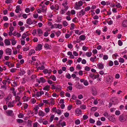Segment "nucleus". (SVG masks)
Returning <instances> with one entry per match:
<instances>
[{"label":"nucleus","mask_w":127,"mask_h":127,"mask_svg":"<svg viewBox=\"0 0 127 127\" xmlns=\"http://www.w3.org/2000/svg\"><path fill=\"white\" fill-rule=\"evenodd\" d=\"M101 4L103 5H108V2H106L104 1H103L101 2Z\"/></svg>","instance_id":"obj_40"},{"label":"nucleus","mask_w":127,"mask_h":127,"mask_svg":"<svg viewBox=\"0 0 127 127\" xmlns=\"http://www.w3.org/2000/svg\"><path fill=\"white\" fill-rule=\"evenodd\" d=\"M97 68H98L100 70L102 69L104 67L103 64L101 63H99L98 64H97Z\"/></svg>","instance_id":"obj_12"},{"label":"nucleus","mask_w":127,"mask_h":127,"mask_svg":"<svg viewBox=\"0 0 127 127\" xmlns=\"http://www.w3.org/2000/svg\"><path fill=\"white\" fill-rule=\"evenodd\" d=\"M113 77L110 76H108L106 78V82L108 84H110L113 82Z\"/></svg>","instance_id":"obj_4"},{"label":"nucleus","mask_w":127,"mask_h":127,"mask_svg":"<svg viewBox=\"0 0 127 127\" xmlns=\"http://www.w3.org/2000/svg\"><path fill=\"white\" fill-rule=\"evenodd\" d=\"M12 95H9L7 97L5 98V100L7 102H8V101L11 99Z\"/></svg>","instance_id":"obj_31"},{"label":"nucleus","mask_w":127,"mask_h":127,"mask_svg":"<svg viewBox=\"0 0 127 127\" xmlns=\"http://www.w3.org/2000/svg\"><path fill=\"white\" fill-rule=\"evenodd\" d=\"M11 41L12 44L13 45H14L17 42L16 40H13V39H11Z\"/></svg>","instance_id":"obj_48"},{"label":"nucleus","mask_w":127,"mask_h":127,"mask_svg":"<svg viewBox=\"0 0 127 127\" xmlns=\"http://www.w3.org/2000/svg\"><path fill=\"white\" fill-rule=\"evenodd\" d=\"M33 20H32L31 18L28 19L26 21V23L28 25H31L33 23Z\"/></svg>","instance_id":"obj_17"},{"label":"nucleus","mask_w":127,"mask_h":127,"mask_svg":"<svg viewBox=\"0 0 127 127\" xmlns=\"http://www.w3.org/2000/svg\"><path fill=\"white\" fill-rule=\"evenodd\" d=\"M44 47L46 49H51L52 48L51 46L47 44H45L44 45Z\"/></svg>","instance_id":"obj_23"},{"label":"nucleus","mask_w":127,"mask_h":127,"mask_svg":"<svg viewBox=\"0 0 127 127\" xmlns=\"http://www.w3.org/2000/svg\"><path fill=\"white\" fill-rule=\"evenodd\" d=\"M15 96V100H14L15 101V102H17L18 101H20V99L21 98L18 95L14 96Z\"/></svg>","instance_id":"obj_24"},{"label":"nucleus","mask_w":127,"mask_h":127,"mask_svg":"<svg viewBox=\"0 0 127 127\" xmlns=\"http://www.w3.org/2000/svg\"><path fill=\"white\" fill-rule=\"evenodd\" d=\"M92 54L91 52H87L85 53V55L88 57H90L92 56Z\"/></svg>","instance_id":"obj_37"},{"label":"nucleus","mask_w":127,"mask_h":127,"mask_svg":"<svg viewBox=\"0 0 127 127\" xmlns=\"http://www.w3.org/2000/svg\"><path fill=\"white\" fill-rule=\"evenodd\" d=\"M84 69L86 71H89L90 70V68L89 66H86L85 67Z\"/></svg>","instance_id":"obj_53"},{"label":"nucleus","mask_w":127,"mask_h":127,"mask_svg":"<svg viewBox=\"0 0 127 127\" xmlns=\"http://www.w3.org/2000/svg\"><path fill=\"white\" fill-rule=\"evenodd\" d=\"M115 114L117 115H119L120 114V111L119 110H116L115 112Z\"/></svg>","instance_id":"obj_64"},{"label":"nucleus","mask_w":127,"mask_h":127,"mask_svg":"<svg viewBox=\"0 0 127 127\" xmlns=\"http://www.w3.org/2000/svg\"><path fill=\"white\" fill-rule=\"evenodd\" d=\"M15 102L14 100H13L12 101L9 102L7 104L8 107V108H11L14 106V103Z\"/></svg>","instance_id":"obj_7"},{"label":"nucleus","mask_w":127,"mask_h":127,"mask_svg":"<svg viewBox=\"0 0 127 127\" xmlns=\"http://www.w3.org/2000/svg\"><path fill=\"white\" fill-rule=\"evenodd\" d=\"M4 42L6 46L10 45L11 44L10 41L7 39L5 40Z\"/></svg>","instance_id":"obj_22"},{"label":"nucleus","mask_w":127,"mask_h":127,"mask_svg":"<svg viewBox=\"0 0 127 127\" xmlns=\"http://www.w3.org/2000/svg\"><path fill=\"white\" fill-rule=\"evenodd\" d=\"M82 114L81 110L78 108L76 109L75 110V115L77 116H79Z\"/></svg>","instance_id":"obj_3"},{"label":"nucleus","mask_w":127,"mask_h":127,"mask_svg":"<svg viewBox=\"0 0 127 127\" xmlns=\"http://www.w3.org/2000/svg\"><path fill=\"white\" fill-rule=\"evenodd\" d=\"M80 121L79 119H77L75 121V124L76 125H78L80 123Z\"/></svg>","instance_id":"obj_54"},{"label":"nucleus","mask_w":127,"mask_h":127,"mask_svg":"<svg viewBox=\"0 0 127 127\" xmlns=\"http://www.w3.org/2000/svg\"><path fill=\"white\" fill-rule=\"evenodd\" d=\"M5 53L9 55H11V54L12 50L11 49L9 48H7L5 50Z\"/></svg>","instance_id":"obj_11"},{"label":"nucleus","mask_w":127,"mask_h":127,"mask_svg":"<svg viewBox=\"0 0 127 127\" xmlns=\"http://www.w3.org/2000/svg\"><path fill=\"white\" fill-rule=\"evenodd\" d=\"M67 55L68 56H69V58L70 59H74V55L72 54V53L71 52L69 51L67 53Z\"/></svg>","instance_id":"obj_19"},{"label":"nucleus","mask_w":127,"mask_h":127,"mask_svg":"<svg viewBox=\"0 0 127 127\" xmlns=\"http://www.w3.org/2000/svg\"><path fill=\"white\" fill-rule=\"evenodd\" d=\"M21 9L20 5H18L16 7V8L15 10V11L16 13H18L19 12V11H21Z\"/></svg>","instance_id":"obj_26"},{"label":"nucleus","mask_w":127,"mask_h":127,"mask_svg":"<svg viewBox=\"0 0 127 127\" xmlns=\"http://www.w3.org/2000/svg\"><path fill=\"white\" fill-rule=\"evenodd\" d=\"M56 112L59 115H61V111L59 109H57Z\"/></svg>","instance_id":"obj_55"},{"label":"nucleus","mask_w":127,"mask_h":127,"mask_svg":"<svg viewBox=\"0 0 127 127\" xmlns=\"http://www.w3.org/2000/svg\"><path fill=\"white\" fill-rule=\"evenodd\" d=\"M75 34L79 35L83 33L84 32L83 31H80L78 30H74Z\"/></svg>","instance_id":"obj_14"},{"label":"nucleus","mask_w":127,"mask_h":127,"mask_svg":"<svg viewBox=\"0 0 127 127\" xmlns=\"http://www.w3.org/2000/svg\"><path fill=\"white\" fill-rule=\"evenodd\" d=\"M61 87L59 85H58L57 87H56V92H59L61 90Z\"/></svg>","instance_id":"obj_35"},{"label":"nucleus","mask_w":127,"mask_h":127,"mask_svg":"<svg viewBox=\"0 0 127 127\" xmlns=\"http://www.w3.org/2000/svg\"><path fill=\"white\" fill-rule=\"evenodd\" d=\"M13 35L14 36H17V37L19 38L21 36V34L16 31H14L13 34Z\"/></svg>","instance_id":"obj_16"},{"label":"nucleus","mask_w":127,"mask_h":127,"mask_svg":"<svg viewBox=\"0 0 127 127\" xmlns=\"http://www.w3.org/2000/svg\"><path fill=\"white\" fill-rule=\"evenodd\" d=\"M63 24L64 27H66L68 25V23L65 21H64L63 22Z\"/></svg>","instance_id":"obj_47"},{"label":"nucleus","mask_w":127,"mask_h":127,"mask_svg":"<svg viewBox=\"0 0 127 127\" xmlns=\"http://www.w3.org/2000/svg\"><path fill=\"white\" fill-rule=\"evenodd\" d=\"M85 12L84 9H82L77 13V15L79 16H82L85 15Z\"/></svg>","instance_id":"obj_8"},{"label":"nucleus","mask_w":127,"mask_h":127,"mask_svg":"<svg viewBox=\"0 0 127 127\" xmlns=\"http://www.w3.org/2000/svg\"><path fill=\"white\" fill-rule=\"evenodd\" d=\"M74 24L73 23H71L70 24V30H73L74 29Z\"/></svg>","instance_id":"obj_51"},{"label":"nucleus","mask_w":127,"mask_h":127,"mask_svg":"<svg viewBox=\"0 0 127 127\" xmlns=\"http://www.w3.org/2000/svg\"><path fill=\"white\" fill-rule=\"evenodd\" d=\"M35 53V51L34 50H30V52L28 54V56H30L32 54L34 53Z\"/></svg>","instance_id":"obj_33"},{"label":"nucleus","mask_w":127,"mask_h":127,"mask_svg":"<svg viewBox=\"0 0 127 127\" xmlns=\"http://www.w3.org/2000/svg\"><path fill=\"white\" fill-rule=\"evenodd\" d=\"M53 32L55 33L57 37L59 36L61 33V32L60 31H58L57 32H55L54 31H53Z\"/></svg>","instance_id":"obj_32"},{"label":"nucleus","mask_w":127,"mask_h":127,"mask_svg":"<svg viewBox=\"0 0 127 127\" xmlns=\"http://www.w3.org/2000/svg\"><path fill=\"white\" fill-rule=\"evenodd\" d=\"M50 103L51 104L54 105L55 104V101L53 98L50 99Z\"/></svg>","instance_id":"obj_49"},{"label":"nucleus","mask_w":127,"mask_h":127,"mask_svg":"<svg viewBox=\"0 0 127 127\" xmlns=\"http://www.w3.org/2000/svg\"><path fill=\"white\" fill-rule=\"evenodd\" d=\"M72 88L71 86H69L67 87V90L68 91H71L72 90Z\"/></svg>","instance_id":"obj_62"},{"label":"nucleus","mask_w":127,"mask_h":127,"mask_svg":"<svg viewBox=\"0 0 127 127\" xmlns=\"http://www.w3.org/2000/svg\"><path fill=\"white\" fill-rule=\"evenodd\" d=\"M4 96V93L2 91L0 90V99H1Z\"/></svg>","instance_id":"obj_34"},{"label":"nucleus","mask_w":127,"mask_h":127,"mask_svg":"<svg viewBox=\"0 0 127 127\" xmlns=\"http://www.w3.org/2000/svg\"><path fill=\"white\" fill-rule=\"evenodd\" d=\"M61 121V120L59 121L58 123L57 124V126L58 127H60L61 126L62 127H64L66 126V123L65 121H63L62 122Z\"/></svg>","instance_id":"obj_5"},{"label":"nucleus","mask_w":127,"mask_h":127,"mask_svg":"<svg viewBox=\"0 0 127 127\" xmlns=\"http://www.w3.org/2000/svg\"><path fill=\"white\" fill-rule=\"evenodd\" d=\"M80 108L82 110H85L86 108V106L84 104L81 105L80 106Z\"/></svg>","instance_id":"obj_36"},{"label":"nucleus","mask_w":127,"mask_h":127,"mask_svg":"<svg viewBox=\"0 0 127 127\" xmlns=\"http://www.w3.org/2000/svg\"><path fill=\"white\" fill-rule=\"evenodd\" d=\"M96 57L94 56V57H92L90 59V60L92 62L94 63L96 61Z\"/></svg>","instance_id":"obj_27"},{"label":"nucleus","mask_w":127,"mask_h":127,"mask_svg":"<svg viewBox=\"0 0 127 127\" xmlns=\"http://www.w3.org/2000/svg\"><path fill=\"white\" fill-rule=\"evenodd\" d=\"M72 21L76 23H77L78 22V19L76 17L74 18L72 20Z\"/></svg>","instance_id":"obj_41"},{"label":"nucleus","mask_w":127,"mask_h":127,"mask_svg":"<svg viewBox=\"0 0 127 127\" xmlns=\"http://www.w3.org/2000/svg\"><path fill=\"white\" fill-rule=\"evenodd\" d=\"M115 115H113L110 116L108 118L109 120L111 121L114 122L116 121V119L115 117Z\"/></svg>","instance_id":"obj_6"},{"label":"nucleus","mask_w":127,"mask_h":127,"mask_svg":"<svg viewBox=\"0 0 127 127\" xmlns=\"http://www.w3.org/2000/svg\"><path fill=\"white\" fill-rule=\"evenodd\" d=\"M40 106V104H38V105H36L35 107L34 108V113L35 114H36L38 113V109H39V107Z\"/></svg>","instance_id":"obj_21"},{"label":"nucleus","mask_w":127,"mask_h":127,"mask_svg":"<svg viewBox=\"0 0 127 127\" xmlns=\"http://www.w3.org/2000/svg\"><path fill=\"white\" fill-rule=\"evenodd\" d=\"M54 27L56 28H58L60 29H62V25L60 24H54Z\"/></svg>","instance_id":"obj_18"},{"label":"nucleus","mask_w":127,"mask_h":127,"mask_svg":"<svg viewBox=\"0 0 127 127\" xmlns=\"http://www.w3.org/2000/svg\"><path fill=\"white\" fill-rule=\"evenodd\" d=\"M50 86L49 85H47L45 86L43 88V89L44 90L48 91L49 90Z\"/></svg>","instance_id":"obj_43"},{"label":"nucleus","mask_w":127,"mask_h":127,"mask_svg":"<svg viewBox=\"0 0 127 127\" xmlns=\"http://www.w3.org/2000/svg\"><path fill=\"white\" fill-rule=\"evenodd\" d=\"M82 68V67L80 66V65L78 64L76 66V69H77L79 70L81 69Z\"/></svg>","instance_id":"obj_56"},{"label":"nucleus","mask_w":127,"mask_h":127,"mask_svg":"<svg viewBox=\"0 0 127 127\" xmlns=\"http://www.w3.org/2000/svg\"><path fill=\"white\" fill-rule=\"evenodd\" d=\"M47 82L50 85L52 84L53 83H54V82H53L52 80L50 79H48L47 80Z\"/></svg>","instance_id":"obj_63"},{"label":"nucleus","mask_w":127,"mask_h":127,"mask_svg":"<svg viewBox=\"0 0 127 127\" xmlns=\"http://www.w3.org/2000/svg\"><path fill=\"white\" fill-rule=\"evenodd\" d=\"M23 98L24 99V101H27L29 100V98L27 96L24 95V96L23 97Z\"/></svg>","instance_id":"obj_50"},{"label":"nucleus","mask_w":127,"mask_h":127,"mask_svg":"<svg viewBox=\"0 0 127 127\" xmlns=\"http://www.w3.org/2000/svg\"><path fill=\"white\" fill-rule=\"evenodd\" d=\"M62 4L64 7V8L65 9V10H67L68 9V7L67 5V3L66 0H64Z\"/></svg>","instance_id":"obj_9"},{"label":"nucleus","mask_w":127,"mask_h":127,"mask_svg":"<svg viewBox=\"0 0 127 127\" xmlns=\"http://www.w3.org/2000/svg\"><path fill=\"white\" fill-rule=\"evenodd\" d=\"M49 79H51L53 81H55L56 80V77L54 75H51L49 78Z\"/></svg>","instance_id":"obj_30"},{"label":"nucleus","mask_w":127,"mask_h":127,"mask_svg":"<svg viewBox=\"0 0 127 127\" xmlns=\"http://www.w3.org/2000/svg\"><path fill=\"white\" fill-rule=\"evenodd\" d=\"M67 10H65V9L64 8V9H62L60 11V13L62 14H63L65 12V11Z\"/></svg>","instance_id":"obj_44"},{"label":"nucleus","mask_w":127,"mask_h":127,"mask_svg":"<svg viewBox=\"0 0 127 127\" xmlns=\"http://www.w3.org/2000/svg\"><path fill=\"white\" fill-rule=\"evenodd\" d=\"M119 60V62L120 63H123L124 62V60L123 58H120Z\"/></svg>","instance_id":"obj_59"},{"label":"nucleus","mask_w":127,"mask_h":127,"mask_svg":"<svg viewBox=\"0 0 127 127\" xmlns=\"http://www.w3.org/2000/svg\"><path fill=\"white\" fill-rule=\"evenodd\" d=\"M6 113L8 116H12L14 115L13 111L11 110L7 111Z\"/></svg>","instance_id":"obj_15"},{"label":"nucleus","mask_w":127,"mask_h":127,"mask_svg":"<svg viewBox=\"0 0 127 127\" xmlns=\"http://www.w3.org/2000/svg\"><path fill=\"white\" fill-rule=\"evenodd\" d=\"M27 36V34L25 33H24L22 35V38L24 39L26 38Z\"/></svg>","instance_id":"obj_58"},{"label":"nucleus","mask_w":127,"mask_h":127,"mask_svg":"<svg viewBox=\"0 0 127 127\" xmlns=\"http://www.w3.org/2000/svg\"><path fill=\"white\" fill-rule=\"evenodd\" d=\"M99 74H95L94 75V77L93 78V79H96L98 78L99 77Z\"/></svg>","instance_id":"obj_60"},{"label":"nucleus","mask_w":127,"mask_h":127,"mask_svg":"<svg viewBox=\"0 0 127 127\" xmlns=\"http://www.w3.org/2000/svg\"><path fill=\"white\" fill-rule=\"evenodd\" d=\"M83 3V2L81 0L76 2L74 5V8L76 10L81 9Z\"/></svg>","instance_id":"obj_1"},{"label":"nucleus","mask_w":127,"mask_h":127,"mask_svg":"<svg viewBox=\"0 0 127 127\" xmlns=\"http://www.w3.org/2000/svg\"><path fill=\"white\" fill-rule=\"evenodd\" d=\"M113 65V62L111 61L110 60L108 62V65L109 66H112Z\"/></svg>","instance_id":"obj_38"},{"label":"nucleus","mask_w":127,"mask_h":127,"mask_svg":"<svg viewBox=\"0 0 127 127\" xmlns=\"http://www.w3.org/2000/svg\"><path fill=\"white\" fill-rule=\"evenodd\" d=\"M65 77L66 78L69 79H70L71 77L70 74L69 73L66 74L65 75Z\"/></svg>","instance_id":"obj_45"},{"label":"nucleus","mask_w":127,"mask_h":127,"mask_svg":"<svg viewBox=\"0 0 127 127\" xmlns=\"http://www.w3.org/2000/svg\"><path fill=\"white\" fill-rule=\"evenodd\" d=\"M10 90L12 91V93L14 96H16V92L15 91V89L13 87L11 88L10 89Z\"/></svg>","instance_id":"obj_25"},{"label":"nucleus","mask_w":127,"mask_h":127,"mask_svg":"<svg viewBox=\"0 0 127 127\" xmlns=\"http://www.w3.org/2000/svg\"><path fill=\"white\" fill-rule=\"evenodd\" d=\"M41 7L40 8V13L42 12L44 14L46 13V7L44 5H41Z\"/></svg>","instance_id":"obj_2"},{"label":"nucleus","mask_w":127,"mask_h":127,"mask_svg":"<svg viewBox=\"0 0 127 127\" xmlns=\"http://www.w3.org/2000/svg\"><path fill=\"white\" fill-rule=\"evenodd\" d=\"M46 80L43 77L40 78V83H44L45 82Z\"/></svg>","instance_id":"obj_46"},{"label":"nucleus","mask_w":127,"mask_h":127,"mask_svg":"<svg viewBox=\"0 0 127 127\" xmlns=\"http://www.w3.org/2000/svg\"><path fill=\"white\" fill-rule=\"evenodd\" d=\"M86 38V37L84 35H81L79 37V39L81 40H84Z\"/></svg>","instance_id":"obj_29"},{"label":"nucleus","mask_w":127,"mask_h":127,"mask_svg":"<svg viewBox=\"0 0 127 127\" xmlns=\"http://www.w3.org/2000/svg\"><path fill=\"white\" fill-rule=\"evenodd\" d=\"M92 93L93 95H95L97 94V91L96 89L95 88H92Z\"/></svg>","instance_id":"obj_20"},{"label":"nucleus","mask_w":127,"mask_h":127,"mask_svg":"<svg viewBox=\"0 0 127 127\" xmlns=\"http://www.w3.org/2000/svg\"><path fill=\"white\" fill-rule=\"evenodd\" d=\"M122 25L124 27H127V20L123 21L122 23Z\"/></svg>","instance_id":"obj_28"},{"label":"nucleus","mask_w":127,"mask_h":127,"mask_svg":"<svg viewBox=\"0 0 127 127\" xmlns=\"http://www.w3.org/2000/svg\"><path fill=\"white\" fill-rule=\"evenodd\" d=\"M68 47L70 49L72 48L73 46L71 43L68 44L67 45Z\"/></svg>","instance_id":"obj_61"},{"label":"nucleus","mask_w":127,"mask_h":127,"mask_svg":"<svg viewBox=\"0 0 127 127\" xmlns=\"http://www.w3.org/2000/svg\"><path fill=\"white\" fill-rule=\"evenodd\" d=\"M43 72L44 74L48 73L49 75L52 72V71L51 69H45L43 70Z\"/></svg>","instance_id":"obj_10"},{"label":"nucleus","mask_w":127,"mask_h":127,"mask_svg":"<svg viewBox=\"0 0 127 127\" xmlns=\"http://www.w3.org/2000/svg\"><path fill=\"white\" fill-rule=\"evenodd\" d=\"M75 102L77 105L80 104L81 103V101L78 99H76L75 101Z\"/></svg>","instance_id":"obj_42"},{"label":"nucleus","mask_w":127,"mask_h":127,"mask_svg":"<svg viewBox=\"0 0 127 127\" xmlns=\"http://www.w3.org/2000/svg\"><path fill=\"white\" fill-rule=\"evenodd\" d=\"M117 7V8H122V7L121 5V4L119 3H117L116 5H115Z\"/></svg>","instance_id":"obj_52"},{"label":"nucleus","mask_w":127,"mask_h":127,"mask_svg":"<svg viewBox=\"0 0 127 127\" xmlns=\"http://www.w3.org/2000/svg\"><path fill=\"white\" fill-rule=\"evenodd\" d=\"M45 115V114L44 112L42 111H40V116L43 117Z\"/></svg>","instance_id":"obj_57"},{"label":"nucleus","mask_w":127,"mask_h":127,"mask_svg":"<svg viewBox=\"0 0 127 127\" xmlns=\"http://www.w3.org/2000/svg\"><path fill=\"white\" fill-rule=\"evenodd\" d=\"M126 120V119L124 117L123 115H121L120 116L119 120L120 122H124Z\"/></svg>","instance_id":"obj_13"},{"label":"nucleus","mask_w":127,"mask_h":127,"mask_svg":"<svg viewBox=\"0 0 127 127\" xmlns=\"http://www.w3.org/2000/svg\"><path fill=\"white\" fill-rule=\"evenodd\" d=\"M99 99L96 98V99L94 100V104L96 105L98 103V101L99 100Z\"/></svg>","instance_id":"obj_39"}]
</instances>
